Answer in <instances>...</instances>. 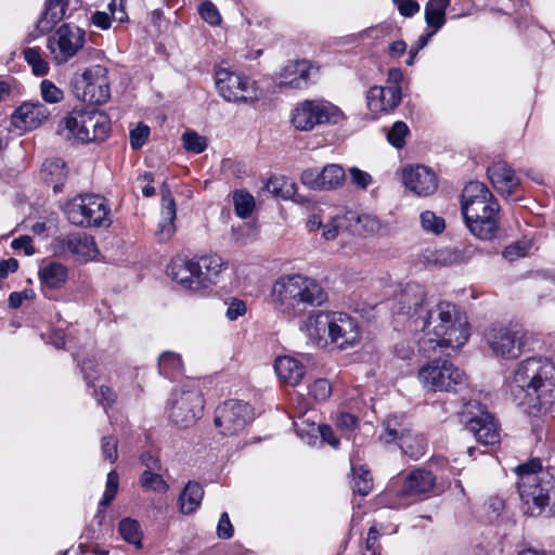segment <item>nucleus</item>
Masks as SVG:
<instances>
[{
	"instance_id": "nucleus-1",
	"label": "nucleus",
	"mask_w": 555,
	"mask_h": 555,
	"mask_svg": "<svg viewBox=\"0 0 555 555\" xmlns=\"http://www.w3.org/2000/svg\"><path fill=\"white\" fill-rule=\"evenodd\" d=\"M508 387L517 404L547 409L555 400V364L546 358H527L517 364Z\"/></svg>"
},
{
	"instance_id": "nucleus-2",
	"label": "nucleus",
	"mask_w": 555,
	"mask_h": 555,
	"mask_svg": "<svg viewBox=\"0 0 555 555\" xmlns=\"http://www.w3.org/2000/svg\"><path fill=\"white\" fill-rule=\"evenodd\" d=\"M418 327L430 343L433 349L451 348L457 350L468 340L469 334L466 321L457 308L450 302H439L431 309H425L417 317Z\"/></svg>"
},
{
	"instance_id": "nucleus-3",
	"label": "nucleus",
	"mask_w": 555,
	"mask_h": 555,
	"mask_svg": "<svg viewBox=\"0 0 555 555\" xmlns=\"http://www.w3.org/2000/svg\"><path fill=\"white\" fill-rule=\"evenodd\" d=\"M272 296L279 310L288 318H300L327 300L323 287L302 274L281 276L273 285Z\"/></svg>"
},
{
	"instance_id": "nucleus-4",
	"label": "nucleus",
	"mask_w": 555,
	"mask_h": 555,
	"mask_svg": "<svg viewBox=\"0 0 555 555\" xmlns=\"http://www.w3.org/2000/svg\"><path fill=\"white\" fill-rule=\"evenodd\" d=\"M519 477L517 482L524 513L529 516H539L548 504V492L554 486L553 477L542 470L539 459L530 460L515 468Z\"/></svg>"
},
{
	"instance_id": "nucleus-5",
	"label": "nucleus",
	"mask_w": 555,
	"mask_h": 555,
	"mask_svg": "<svg viewBox=\"0 0 555 555\" xmlns=\"http://www.w3.org/2000/svg\"><path fill=\"white\" fill-rule=\"evenodd\" d=\"M204 404L198 386L186 383L171 391L166 401L165 414L176 427L189 428L203 416Z\"/></svg>"
},
{
	"instance_id": "nucleus-6",
	"label": "nucleus",
	"mask_w": 555,
	"mask_h": 555,
	"mask_svg": "<svg viewBox=\"0 0 555 555\" xmlns=\"http://www.w3.org/2000/svg\"><path fill=\"white\" fill-rule=\"evenodd\" d=\"M64 126L72 137L82 143L104 141L111 129L107 115L83 105L66 115Z\"/></svg>"
},
{
	"instance_id": "nucleus-7",
	"label": "nucleus",
	"mask_w": 555,
	"mask_h": 555,
	"mask_svg": "<svg viewBox=\"0 0 555 555\" xmlns=\"http://www.w3.org/2000/svg\"><path fill=\"white\" fill-rule=\"evenodd\" d=\"M344 118L339 107L323 100H305L296 104L291 122L299 131H311L317 126L335 125Z\"/></svg>"
},
{
	"instance_id": "nucleus-8",
	"label": "nucleus",
	"mask_w": 555,
	"mask_h": 555,
	"mask_svg": "<svg viewBox=\"0 0 555 555\" xmlns=\"http://www.w3.org/2000/svg\"><path fill=\"white\" fill-rule=\"evenodd\" d=\"M417 377L430 391H457L467 380L465 372L446 359L427 362L420 369Z\"/></svg>"
},
{
	"instance_id": "nucleus-9",
	"label": "nucleus",
	"mask_w": 555,
	"mask_h": 555,
	"mask_svg": "<svg viewBox=\"0 0 555 555\" xmlns=\"http://www.w3.org/2000/svg\"><path fill=\"white\" fill-rule=\"evenodd\" d=\"M64 211L74 225L101 227L108 220L109 208L103 196L86 194L69 201Z\"/></svg>"
},
{
	"instance_id": "nucleus-10",
	"label": "nucleus",
	"mask_w": 555,
	"mask_h": 555,
	"mask_svg": "<svg viewBox=\"0 0 555 555\" xmlns=\"http://www.w3.org/2000/svg\"><path fill=\"white\" fill-rule=\"evenodd\" d=\"M86 44V31L73 23L62 24L48 38L47 48L56 65H64L75 57Z\"/></svg>"
},
{
	"instance_id": "nucleus-11",
	"label": "nucleus",
	"mask_w": 555,
	"mask_h": 555,
	"mask_svg": "<svg viewBox=\"0 0 555 555\" xmlns=\"http://www.w3.org/2000/svg\"><path fill=\"white\" fill-rule=\"evenodd\" d=\"M215 78L219 94L228 102L255 103L259 99L255 81L246 76L220 68Z\"/></svg>"
},
{
	"instance_id": "nucleus-12",
	"label": "nucleus",
	"mask_w": 555,
	"mask_h": 555,
	"mask_svg": "<svg viewBox=\"0 0 555 555\" xmlns=\"http://www.w3.org/2000/svg\"><path fill=\"white\" fill-rule=\"evenodd\" d=\"M253 420L251 408L240 400H228L216 410L215 426L224 436L236 435Z\"/></svg>"
},
{
	"instance_id": "nucleus-13",
	"label": "nucleus",
	"mask_w": 555,
	"mask_h": 555,
	"mask_svg": "<svg viewBox=\"0 0 555 555\" xmlns=\"http://www.w3.org/2000/svg\"><path fill=\"white\" fill-rule=\"evenodd\" d=\"M426 291L418 283H408L401 292L396 296L391 307L395 317H404L412 320L418 327L417 317L423 314L426 307Z\"/></svg>"
},
{
	"instance_id": "nucleus-14",
	"label": "nucleus",
	"mask_w": 555,
	"mask_h": 555,
	"mask_svg": "<svg viewBox=\"0 0 555 555\" xmlns=\"http://www.w3.org/2000/svg\"><path fill=\"white\" fill-rule=\"evenodd\" d=\"M487 343L493 353L506 359H516L522 353L524 335L511 327H493L487 334Z\"/></svg>"
},
{
	"instance_id": "nucleus-15",
	"label": "nucleus",
	"mask_w": 555,
	"mask_h": 555,
	"mask_svg": "<svg viewBox=\"0 0 555 555\" xmlns=\"http://www.w3.org/2000/svg\"><path fill=\"white\" fill-rule=\"evenodd\" d=\"M330 339L333 345L341 350L359 344L361 328L358 320L347 313L332 312Z\"/></svg>"
},
{
	"instance_id": "nucleus-16",
	"label": "nucleus",
	"mask_w": 555,
	"mask_h": 555,
	"mask_svg": "<svg viewBox=\"0 0 555 555\" xmlns=\"http://www.w3.org/2000/svg\"><path fill=\"white\" fill-rule=\"evenodd\" d=\"M83 92L82 101L91 104H104L111 96L107 69L102 65H94L82 73Z\"/></svg>"
},
{
	"instance_id": "nucleus-17",
	"label": "nucleus",
	"mask_w": 555,
	"mask_h": 555,
	"mask_svg": "<svg viewBox=\"0 0 555 555\" xmlns=\"http://www.w3.org/2000/svg\"><path fill=\"white\" fill-rule=\"evenodd\" d=\"M496 203V198L482 182L472 181L462 191L461 210L464 219L469 216H477L475 212H485V208H489V206Z\"/></svg>"
},
{
	"instance_id": "nucleus-18",
	"label": "nucleus",
	"mask_w": 555,
	"mask_h": 555,
	"mask_svg": "<svg viewBox=\"0 0 555 555\" xmlns=\"http://www.w3.org/2000/svg\"><path fill=\"white\" fill-rule=\"evenodd\" d=\"M56 254H70L79 260L88 261L96 253V245L92 236L82 232L68 233L54 243Z\"/></svg>"
},
{
	"instance_id": "nucleus-19",
	"label": "nucleus",
	"mask_w": 555,
	"mask_h": 555,
	"mask_svg": "<svg viewBox=\"0 0 555 555\" xmlns=\"http://www.w3.org/2000/svg\"><path fill=\"white\" fill-rule=\"evenodd\" d=\"M485 212H475L477 216L465 218L469 232L480 240H492L496 237L500 228V205L492 204Z\"/></svg>"
},
{
	"instance_id": "nucleus-20",
	"label": "nucleus",
	"mask_w": 555,
	"mask_h": 555,
	"mask_svg": "<svg viewBox=\"0 0 555 555\" xmlns=\"http://www.w3.org/2000/svg\"><path fill=\"white\" fill-rule=\"evenodd\" d=\"M436 477L424 468L413 469L403 477L401 487L397 490L400 498L421 496L434 491Z\"/></svg>"
},
{
	"instance_id": "nucleus-21",
	"label": "nucleus",
	"mask_w": 555,
	"mask_h": 555,
	"mask_svg": "<svg viewBox=\"0 0 555 555\" xmlns=\"http://www.w3.org/2000/svg\"><path fill=\"white\" fill-rule=\"evenodd\" d=\"M49 115L48 107L39 101L25 102L14 111L11 120L14 127L28 131L38 128Z\"/></svg>"
},
{
	"instance_id": "nucleus-22",
	"label": "nucleus",
	"mask_w": 555,
	"mask_h": 555,
	"mask_svg": "<svg viewBox=\"0 0 555 555\" xmlns=\"http://www.w3.org/2000/svg\"><path fill=\"white\" fill-rule=\"evenodd\" d=\"M488 178L493 188L504 197L517 194L520 189V180L514 169L505 162L492 164L487 169Z\"/></svg>"
},
{
	"instance_id": "nucleus-23",
	"label": "nucleus",
	"mask_w": 555,
	"mask_h": 555,
	"mask_svg": "<svg viewBox=\"0 0 555 555\" xmlns=\"http://www.w3.org/2000/svg\"><path fill=\"white\" fill-rule=\"evenodd\" d=\"M403 184L420 196H428L437 190L436 175L427 167L417 165L405 168L402 176Z\"/></svg>"
},
{
	"instance_id": "nucleus-24",
	"label": "nucleus",
	"mask_w": 555,
	"mask_h": 555,
	"mask_svg": "<svg viewBox=\"0 0 555 555\" xmlns=\"http://www.w3.org/2000/svg\"><path fill=\"white\" fill-rule=\"evenodd\" d=\"M193 270L196 272L195 283L201 288H206L212 284H216L220 273L225 268V263L220 256L205 255L201 257H194Z\"/></svg>"
},
{
	"instance_id": "nucleus-25",
	"label": "nucleus",
	"mask_w": 555,
	"mask_h": 555,
	"mask_svg": "<svg viewBox=\"0 0 555 555\" xmlns=\"http://www.w3.org/2000/svg\"><path fill=\"white\" fill-rule=\"evenodd\" d=\"M312 70L317 69L307 60L288 63L280 73V86H287L293 89H305L311 82Z\"/></svg>"
},
{
	"instance_id": "nucleus-26",
	"label": "nucleus",
	"mask_w": 555,
	"mask_h": 555,
	"mask_svg": "<svg viewBox=\"0 0 555 555\" xmlns=\"http://www.w3.org/2000/svg\"><path fill=\"white\" fill-rule=\"evenodd\" d=\"M366 99L369 108L374 113L392 111L401 102V88L374 86L367 91Z\"/></svg>"
},
{
	"instance_id": "nucleus-27",
	"label": "nucleus",
	"mask_w": 555,
	"mask_h": 555,
	"mask_svg": "<svg viewBox=\"0 0 555 555\" xmlns=\"http://www.w3.org/2000/svg\"><path fill=\"white\" fill-rule=\"evenodd\" d=\"M312 312H308V318L300 325V331H302L308 337L309 341L314 345H320L324 343L326 345L325 334L330 337V326L332 312H325L314 309Z\"/></svg>"
},
{
	"instance_id": "nucleus-28",
	"label": "nucleus",
	"mask_w": 555,
	"mask_h": 555,
	"mask_svg": "<svg viewBox=\"0 0 555 555\" xmlns=\"http://www.w3.org/2000/svg\"><path fill=\"white\" fill-rule=\"evenodd\" d=\"M465 429L472 433L477 441L485 446L494 444L500 441V434L496 423L491 414L485 412L470 418Z\"/></svg>"
},
{
	"instance_id": "nucleus-29",
	"label": "nucleus",
	"mask_w": 555,
	"mask_h": 555,
	"mask_svg": "<svg viewBox=\"0 0 555 555\" xmlns=\"http://www.w3.org/2000/svg\"><path fill=\"white\" fill-rule=\"evenodd\" d=\"M162 193V220L158 223L156 235L159 241L169 240L176 231V202L166 182L160 186Z\"/></svg>"
},
{
	"instance_id": "nucleus-30",
	"label": "nucleus",
	"mask_w": 555,
	"mask_h": 555,
	"mask_svg": "<svg viewBox=\"0 0 555 555\" xmlns=\"http://www.w3.org/2000/svg\"><path fill=\"white\" fill-rule=\"evenodd\" d=\"M384 433L379 439L385 443L397 442L399 444L403 437L410 435L413 429L411 423L403 415L391 414L383 422Z\"/></svg>"
},
{
	"instance_id": "nucleus-31",
	"label": "nucleus",
	"mask_w": 555,
	"mask_h": 555,
	"mask_svg": "<svg viewBox=\"0 0 555 555\" xmlns=\"http://www.w3.org/2000/svg\"><path fill=\"white\" fill-rule=\"evenodd\" d=\"M38 275L43 292L59 289L65 284L68 270L64 264L51 261L39 269ZM44 295L48 296L47 293Z\"/></svg>"
},
{
	"instance_id": "nucleus-32",
	"label": "nucleus",
	"mask_w": 555,
	"mask_h": 555,
	"mask_svg": "<svg viewBox=\"0 0 555 555\" xmlns=\"http://www.w3.org/2000/svg\"><path fill=\"white\" fill-rule=\"evenodd\" d=\"M42 180L51 185L55 194L63 191L67 180V168L61 158L47 159L41 168Z\"/></svg>"
},
{
	"instance_id": "nucleus-33",
	"label": "nucleus",
	"mask_w": 555,
	"mask_h": 555,
	"mask_svg": "<svg viewBox=\"0 0 555 555\" xmlns=\"http://www.w3.org/2000/svg\"><path fill=\"white\" fill-rule=\"evenodd\" d=\"M274 370L279 378L291 385L296 386L305 376V366L292 357H279L274 363Z\"/></svg>"
},
{
	"instance_id": "nucleus-34",
	"label": "nucleus",
	"mask_w": 555,
	"mask_h": 555,
	"mask_svg": "<svg viewBox=\"0 0 555 555\" xmlns=\"http://www.w3.org/2000/svg\"><path fill=\"white\" fill-rule=\"evenodd\" d=\"M193 263V258L173 260L167 269L168 275L185 288L201 289V286L195 283L197 278L195 270L192 268Z\"/></svg>"
},
{
	"instance_id": "nucleus-35",
	"label": "nucleus",
	"mask_w": 555,
	"mask_h": 555,
	"mask_svg": "<svg viewBox=\"0 0 555 555\" xmlns=\"http://www.w3.org/2000/svg\"><path fill=\"white\" fill-rule=\"evenodd\" d=\"M66 10L67 7L46 0L44 9L36 24L37 30L42 35L50 33L64 18Z\"/></svg>"
},
{
	"instance_id": "nucleus-36",
	"label": "nucleus",
	"mask_w": 555,
	"mask_h": 555,
	"mask_svg": "<svg viewBox=\"0 0 555 555\" xmlns=\"http://www.w3.org/2000/svg\"><path fill=\"white\" fill-rule=\"evenodd\" d=\"M204 490L196 481H189L179 495L180 511L183 514H191L201 505Z\"/></svg>"
},
{
	"instance_id": "nucleus-37",
	"label": "nucleus",
	"mask_w": 555,
	"mask_h": 555,
	"mask_svg": "<svg viewBox=\"0 0 555 555\" xmlns=\"http://www.w3.org/2000/svg\"><path fill=\"white\" fill-rule=\"evenodd\" d=\"M451 0H429L425 5V22L434 31L446 24V11Z\"/></svg>"
},
{
	"instance_id": "nucleus-38",
	"label": "nucleus",
	"mask_w": 555,
	"mask_h": 555,
	"mask_svg": "<svg viewBox=\"0 0 555 555\" xmlns=\"http://www.w3.org/2000/svg\"><path fill=\"white\" fill-rule=\"evenodd\" d=\"M158 372L168 379H175L182 375L183 363L180 354L165 351L158 358Z\"/></svg>"
},
{
	"instance_id": "nucleus-39",
	"label": "nucleus",
	"mask_w": 555,
	"mask_h": 555,
	"mask_svg": "<svg viewBox=\"0 0 555 555\" xmlns=\"http://www.w3.org/2000/svg\"><path fill=\"white\" fill-rule=\"evenodd\" d=\"M345 170L340 165L330 164L320 170L321 190H334L343 185L345 181Z\"/></svg>"
},
{
	"instance_id": "nucleus-40",
	"label": "nucleus",
	"mask_w": 555,
	"mask_h": 555,
	"mask_svg": "<svg viewBox=\"0 0 555 555\" xmlns=\"http://www.w3.org/2000/svg\"><path fill=\"white\" fill-rule=\"evenodd\" d=\"M402 452L413 460H418L426 453L427 442L423 435L411 433L398 444Z\"/></svg>"
},
{
	"instance_id": "nucleus-41",
	"label": "nucleus",
	"mask_w": 555,
	"mask_h": 555,
	"mask_svg": "<svg viewBox=\"0 0 555 555\" xmlns=\"http://www.w3.org/2000/svg\"><path fill=\"white\" fill-rule=\"evenodd\" d=\"M118 532L121 538L130 544H133L137 548L142 547V530L138 520L127 517L119 521Z\"/></svg>"
},
{
	"instance_id": "nucleus-42",
	"label": "nucleus",
	"mask_w": 555,
	"mask_h": 555,
	"mask_svg": "<svg viewBox=\"0 0 555 555\" xmlns=\"http://www.w3.org/2000/svg\"><path fill=\"white\" fill-rule=\"evenodd\" d=\"M139 485L144 491L166 493L169 489L159 472L143 470L139 478Z\"/></svg>"
},
{
	"instance_id": "nucleus-43",
	"label": "nucleus",
	"mask_w": 555,
	"mask_h": 555,
	"mask_svg": "<svg viewBox=\"0 0 555 555\" xmlns=\"http://www.w3.org/2000/svg\"><path fill=\"white\" fill-rule=\"evenodd\" d=\"M24 60L31 67L33 73L36 76H44L49 73V64L41 56L38 48H27L23 51Z\"/></svg>"
},
{
	"instance_id": "nucleus-44",
	"label": "nucleus",
	"mask_w": 555,
	"mask_h": 555,
	"mask_svg": "<svg viewBox=\"0 0 555 555\" xmlns=\"http://www.w3.org/2000/svg\"><path fill=\"white\" fill-rule=\"evenodd\" d=\"M352 490L360 495H367L373 488V480L367 469L352 468Z\"/></svg>"
},
{
	"instance_id": "nucleus-45",
	"label": "nucleus",
	"mask_w": 555,
	"mask_h": 555,
	"mask_svg": "<svg viewBox=\"0 0 555 555\" xmlns=\"http://www.w3.org/2000/svg\"><path fill=\"white\" fill-rule=\"evenodd\" d=\"M234 209L238 217L246 218L250 216L255 208V199L254 197L243 191H237L234 193Z\"/></svg>"
},
{
	"instance_id": "nucleus-46",
	"label": "nucleus",
	"mask_w": 555,
	"mask_h": 555,
	"mask_svg": "<svg viewBox=\"0 0 555 555\" xmlns=\"http://www.w3.org/2000/svg\"><path fill=\"white\" fill-rule=\"evenodd\" d=\"M183 147L188 152L199 154L207 147V139L195 131H186L182 134Z\"/></svg>"
},
{
	"instance_id": "nucleus-47",
	"label": "nucleus",
	"mask_w": 555,
	"mask_h": 555,
	"mask_svg": "<svg viewBox=\"0 0 555 555\" xmlns=\"http://www.w3.org/2000/svg\"><path fill=\"white\" fill-rule=\"evenodd\" d=\"M422 228L434 234H440L444 228L446 222L444 219L438 217L435 212L426 210L423 211L420 216Z\"/></svg>"
},
{
	"instance_id": "nucleus-48",
	"label": "nucleus",
	"mask_w": 555,
	"mask_h": 555,
	"mask_svg": "<svg viewBox=\"0 0 555 555\" xmlns=\"http://www.w3.org/2000/svg\"><path fill=\"white\" fill-rule=\"evenodd\" d=\"M118 487H119L118 474L116 473V470H111L107 474L105 491L100 501V507H102V508L106 507L113 502V500L115 499V496L118 492Z\"/></svg>"
},
{
	"instance_id": "nucleus-49",
	"label": "nucleus",
	"mask_w": 555,
	"mask_h": 555,
	"mask_svg": "<svg viewBox=\"0 0 555 555\" xmlns=\"http://www.w3.org/2000/svg\"><path fill=\"white\" fill-rule=\"evenodd\" d=\"M409 132L410 130L405 122L396 121L387 133V140L392 146L402 149L405 144V137Z\"/></svg>"
},
{
	"instance_id": "nucleus-50",
	"label": "nucleus",
	"mask_w": 555,
	"mask_h": 555,
	"mask_svg": "<svg viewBox=\"0 0 555 555\" xmlns=\"http://www.w3.org/2000/svg\"><path fill=\"white\" fill-rule=\"evenodd\" d=\"M309 395L315 401L324 402L332 395V385L326 378L315 379L309 387Z\"/></svg>"
},
{
	"instance_id": "nucleus-51",
	"label": "nucleus",
	"mask_w": 555,
	"mask_h": 555,
	"mask_svg": "<svg viewBox=\"0 0 555 555\" xmlns=\"http://www.w3.org/2000/svg\"><path fill=\"white\" fill-rule=\"evenodd\" d=\"M42 99L48 103H59L63 100V91L51 80L44 79L40 83Z\"/></svg>"
},
{
	"instance_id": "nucleus-52",
	"label": "nucleus",
	"mask_w": 555,
	"mask_h": 555,
	"mask_svg": "<svg viewBox=\"0 0 555 555\" xmlns=\"http://www.w3.org/2000/svg\"><path fill=\"white\" fill-rule=\"evenodd\" d=\"M118 439L114 436H104L101 440V452L104 460L115 463L118 459Z\"/></svg>"
},
{
	"instance_id": "nucleus-53",
	"label": "nucleus",
	"mask_w": 555,
	"mask_h": 555,
	"mask_svg": "<svg viewBox=\"0 0 555 555\" xmlns=\"http://www.w3.org/2000/svg\"><path fill=\"white\" fill-rule=\"evenodd\" d=\"M202 18L208 24L216 26L221 22V16L216 5L210 1L203 2L198 8Z\"/></svg>"
},
{
	"instance_id": "nucleus-54",
	"label": "nucleus",
	"mask_w": 555,
	"mask_h": 555,
	"mask_svg": "<svg viewBox=\"0 0 555 555\" xmlns=\"http://www.w3.org/2000/svg\"><path fill=\"white\" fill-rule=\"evenodd\" d=\"M358 417L348 412H339L336 416V426L344 433H350L358 426Z\"/></svg>"
},
{
	"instance_id": "nucleus-55",
	"label": "nucleus",
	"mask_w": 555,
	"mask_h": 555,
	"mask_svg": "<svg viewBox=\"0 0 555 555\" xmlns=\"http://www.w3.org/2000/svg\"><path fill=\"white\" fill-rule=\"evenodd\" d=\"M150 134V128L145 125H139L130 131V144L134 150L141 149Z\"/></svg>"
},
{
	"instance_id": "nucleus-56",
	"label": "nucleus",
	"mask_w": 555,
	"mask_h": 555,
	"mask_svg": "<svg viewBox=\"0 0 555 555\" xmlns=\"http://www.w3.org/2000/svg\"><path fill=\"white\" fill-rule=\"evenodd\" d=\"M349 175L351 183L362 190H365L372 183L371 175L358 167H351L349 169Z\"/></svg>"
},
{
	"instance_id": "nucleus-57",
	"label": "nucleus",
	"mask_w": 555,
	"mask_h": 555,
	"mask_svg": "<svg viewBox=\"0 0 555 555\" xmlns=\"http://www.w3.org/2000/svg\"><path fill=\"white\" fill-rule=\"evenodd\" d=\"M95 398L99 404L103 405L105 412L111 408L117 400V393L108 386H101L100 391L95 393Z\"/></svg>"
},
{
	"instance_id": "nucleus-58",
	"label": "nucleus",
	"mask_w": 555,
	"mask_h": 555,
	"mask_svg": "<svg viewBox=\"0 0 555 555\" xmlns=\"http://www.w3.org/2000/svg\"><path fill=\"white\" fill-rule=\"evenodd\" d=\"M300 180L302 184L312 190H321L320 170L318 168H308L302 171Z\"/></svg>"
},
{
	"instance_id": "nucleus-59",
	"label": "nucleus",
	"mask_w": 555,
	"mask_h": 555,
	"mask_svg": "<svg viewBox=\"0 0 555 555\" xmlns=\"http://www.w3.org/2000/svg\"><path fill=\"white\" fill-rule=\"evenodd\" d=\"M393 3L397 4L400 14L405 17H411L420 11V4L415 0H397Z\"/></svg>"
},
{
	"instance_id": "nucleus-60",
	"label": "nucleus",
	"mask_w": 555,
	"mask_h": 555,
	"mask_svg": "<svg viewBox=\"0 0 555 555\" xmlns=\"http://www.w3.org/2000/svg\"><path fill=\"white\" fill-rule=\"evenodd\" d=\"M217 534L221 539H230L233 535V526L228 513H222L217 526Z\"/></svg>"
},
{
	"instance_id": "nucleus-61",
	"label": "nucleus",
	"mask_w": 555,
	"mask_h": 555,
	"mask_svg": "<svg viewBox=\"0 0 555 555\" xmlns=\"http://www.w3.org/2000/svg\"><path fill=\"white\" fill-rule=\"evenodd\" d=\"M246 312V304L243 300L233 298L228 306L225 315L234 321Z\"/></svg>"
},
{
	"instance_id": "nucleus-62",
	"label": "nucleus",
	"mask_w": 555,
	"mask_h": 555,
	"mask_svg": "<svg viewBox=\"0 0 555 555\" xmlns=\"http://www.w3.org/2000/svg\"><path fill=\"white\" fill-rule=\"evenodd\" d=\"M35 297V292L33 289H24L23 292H13L9 296V306L12 309H17L21 307L23 300L33 299Z\"/></svg>"
},
{
	"instance_id": "nucleus-63",
	"label": "nucleus",
	"mask_w": 555,
	"mask_h": 555,
	"mask_svg": "<svg viewBox=\"0 0 555 555\" xmlns=\"http://www.w3.org/2000/svg\"><path fill=\"white\" fill-rule=\"evenodd\" d=\"M525 255L526 247L519 242L508 245L503 250V257L509 261H514L519 257H524Z\"/></svg>"
},
{
	"instance_id": "nucleus-64",
	"label": "nucleus",
	"mask_w": 555,
	"mask_h": 555,
	"mask_svg": "<svg viewBox=\"0 0 555 555\" xmlns=\"http://www.w3.org/2000/svg\"><path fill=\"white\" fill-rule=\"evenodd\" d=\"M459 255L456 254L455 247L454 248H443L438 251V256L436 258V261L443 264H454L459 263Z\"/></svg>"
}]
</instances>
